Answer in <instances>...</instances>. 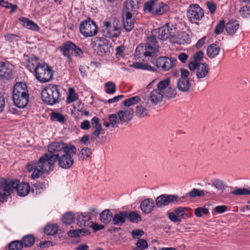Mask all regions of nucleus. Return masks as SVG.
<instances>
[{
  "mask_svg": "<svg viewBox=\"0 0 250 250\" xmlns=\"http://www.w3.org/2000/svg\"><path fill=\"white\" fill-rule=\"evenodd\" d=\"M121 33V29L118 26L113 25L109 28L104 29V36L110 39L117 38Z\"/></svg>",
  "mask_w": 250,
  "mask_h": 250,
  "instance_id": "nucleus-23",
  "label": "nucleus"
},
{
  "mask_svg": "<svg viewBox=\"0 0 250 250\" xmlns=\"http://www.w3.org/2000/svg\"><path fill=\"white\" fill-rule=\"evenodd\" d=\"M132 67L135 68L147 70L149 71H154L155 69L151 65L147 63H144L143 62H136L132 64Z\"/></svg>",
  "mask_w": 250,
  "mask_h": 250,
  "instance_id": "nucleus-40",
  "label": "nucleus"
},
{
  "mask_svg": "<svg viewBox=\"0 0 250 250\" xmlns=\"http://www.w3.org/2000/svg\"><path fill=\"white\" fill-rule=\"evenodd\" d=\"M186 196L179 197L175 194H161L158 196L155 200L156 206L161 208L168 206L169 204H179L182 203Z\"/></svg>",
  "mask_w": 250,
  "mask_h": 250,
  "instance_id": "nucleus-6",
  "label": "nucleus"
},
{
  "mask_svg": "<svg viewBox=\"0 0 250 250\" xmlns=\"http://www.w3.org/2000/svg\"><path fill=\"white\" fill-rule=\"evenodd\" d=\"M225 21L224 20H221V21H219V22L217 24V25L215 27L214 33L216 35L221 34L223 32L224 29H225Z\"/></svg>",
  "mask_w": 250,
  "mask_h": 250,
  "instance_id": "nucleus-42",
  "label": "nucleus"
},
{
  "mask_svg": "<svg viewBox=\"0 0 250 250\" xmlns=\"http://www.w3.org/2000/svg\"><path fill=\"white\" fill-rule=\"evenodd\" d=\"M155 207L154 202L151 198H147L144 200L140 205V208L142 211L146 214L151 213L154 210Z\"/></svg>",
  "mask_w": 250,
  "mask_h": 250,
  "instance_id": "nucleus-22",
  "label": "nucleus"
},
{
  "mask_svg": "<svg viewBox=\"0 0 250 250\" xmlns=\"http://www.w3.org/2000/svg\"><path fill=\"white\" fill-rule=\"evenodd\" d=\"M194 213L196 217H201L202 216V213L207 215L209 213L208 209L205 208H198L195 209Z\"/></svg>",
  "mask_w": 250,
  "mask_h": 250,
  "instance_id": "nucleus-56",
  "label": "nucleus"
},
{
  "mask_svg": "<svg viewBox=\"0 0 250 250\" xmlns=\"http://www.w3.org/2000/svg\"><path fill=\"white\" fill-rule=\"evenodd\" d=\"M45 188V186L44 184L39 182L33 184L31 188V191L33 193L37 194L40 193Z\"/></svg>",
  "mask_w": 250,
  "mask_h": 250,
  "instance_id": "nucleus-41",
  "label": "nucleus"
},
{
  "mask_svg": "<svg viewBox=\"0 0 250 250\" xmlns=\"http://www.w3.org/2000/svg\"><path fill=\"white\" fill-rule=\"evenodd\" d=\"M212 185L218 190H223L225 188L226 186L224 182L219 179H214L212 182Z\"/></svg>",
  "mask_w": 250,
  "mask_h": 250,
  "instance_id": "nucleus-52",
  "label": "nucleus"
},
{
  "mask_svg": "<svg viewBox=\"0 0 250 250\" xmlns=\"http://www.w3.org/2000/svg\"><path fill=\"white\" fill-rule=\"evenodd\" d=\"M19 20L21 24L27 29L36 31L40 29L39 26L36 23L26 18L21 17Z\"/></svg>",
  "mask_w": 250,
  "mask_h": 250,
  "instance_id": "nucleus-26",
  "label": "nucleus"
},
{
  "mask_svg": "<svg viewBox=\"0 0 250 250\" xmlns=\"http://www.w3.org/2000/svg\"><path fill=\"white\" fill-rule=\"evenodd\" d=\"M163 97V93L157 89H154L149 96L151 103L155 105L162 101Z\"/></svg>",
  "mask_w": 250,
  "mask_h": 250,
  "instance_id": "nucleus-29",
  "label": "nucleus"
},
{
  "mask_svg": "<svg viewBox=\"0 0 250 250\" xmlns=\"http://www.w3.org/2000/svg\"><path fill=\"white\" fill-rule=\"evenodd\" d=\"M20 241L23 248H29L34 245L35 242V237L32 234H28L23 236Z\"/></svg>",
  "mask_w": 250,
  "mask_h": 250,
  "instance_id": "nucleus-32",
  "label": "nucleus"
},
{
  "mask_svg": "<svg viewBox=\"0 0 250 250\" xmlns=\"http://www.w3.org/2000/svg\"><path fill=\"white\" fill-rule=\"evenodd\" d=\"M19 183V181L18 180H7L4 179V183H3V191L9 196L14 190L17 191Z\"/></svg>",
  "mask_w": 250,
  "mask_h": 250,
  "instance_id": "nucleus-20",
  "label": "nucleus"
},
{
  "mask_svg": "<svg viewBox=\"0 0 250 250\" xmlns=\"http://www.w3.org/2000/svg\"><path fill=\"white\" fill-rule=\"evenodd\" d=\"M207 194H211L212 192L207 190H200L197 188H193L190 192H188L187 195L186 196V197L188 195L190 198H195L196 197H203Z\"/></svg>",
  "mask_w": 250,
  "mask_h": 250,
  "instance_id": "nucleus-35",
  "label": "nucleus"
},
{
  "mask_svg": "<svg viewBox=\"0 0 250 250\" xmlns=\"http://www.w3.org/2000/svg\"><path fill=\"white\" fill-rule=\"evenodd\" d=\"M220 47L215 43H212L208 46L207 49L208 56L210 58H215L219 53Z\"/></svg>",
  "mask_w": 250,
  "mask_h": 250,
  "instance_id": "nucleus-30",
  "label": "nucleus"
},
{
  "mask_svg": "<svg viewBox=\"0 0 250 250\" xmlns=\"http://www.w3.org/2000/svg\"><path fill=\"white\" fill-rule=\"evenodd\" d=\"M156 30H152L151 35L147 36L146 43L139 45L135 50L136 55L143 54L146 57L153 58L159 49V45L156 39Z\"/></svg>",
  "mask_w": 250,
  "mask_h": 250,
  "instance_id": "nucleus-2",
  "label": "nucleus"
},
{
  "mask_svg": "<svg viewBox=\"0 0 250 250\" xmlns=\"http://www.w3.org/2000/svg\"><path fill=\"white\" fill-rule=\"evenodd\" d=\"M41 96L43 102L47 104L59 103L61 97L59 86L54 84H48L42 90Z\"/></svg>",
  "mask_w": 250,
  "mask_h": 250,
  "instance_id": "nucleus-4",
  "label": "nucleus"
},
{
  "mask_svg": "<svg viewBox=\"0 0 250 250\" xmlns=\"http://www.w3.org/2000/svg\"><path fill=\"white\" fill-rule=\"evenodd\" d=\"M149 110L141 105L136 107L135 115L140 118H143L148 116Z\"/></svg>",
  "mask_w": 250,
  "mask_h": 250,
  "instance_id": "nucleus-37",
  "label": "nucleus"
},
{
  "mask_svg": "<svg viewBox=\"0 0 250 250\" xmlns=\"http://www.w3.org/2000/svg\"><path fill=\"white\" fill-rule=\"evenodd\" d=\"M136 250H144L147 249L148 245L145 239H139L136 242Z\"/></svg>",
  "mask_w": 250,
  "mask_h": 250,
  "instance_id": "nucleus-49",
  "label": "nucleus"
},
{
  "mask_svg": "<svg viewBox=\"0 0 250 250\" xmlns=\"http://www.w3.org/2000/svg\"><path fill=\"white\" fill-rule=\"evenodd\" d=\"M75 216L74 214L71 212L65 213L62 218L63 223L66 225H69L74 222Z\"/></svg>",
  "mask_w": 250,
  "mask_h": 250,
  "instance_id": "nucleus-39",
  "label": "nucleus"
},
{
  "mask_svg": "<svg viewBox=\"0 0 250 250\" xmlns=\"http://www.w3.org/2000/svg\"><path fill=\"white\" fill-rule=\"evenodd\" d=\"M168 8L166 4L158 0H150L145 3L144 10L152 14L161 15L167 12Z\"/></svg>",
  "mask_w": 250,
  "mask_h": 250,
  "instance_id": "nucleus-8",
  "label": "nucleus"
},
{
  "mask_svg": "<svg viewBox=\"0 0 250 250\" xmlns=\"http://www.w3.org/2000/svg\"><path fill=\"white\" fill-rule=\"evenodd\" d=\"M96 42H98V43H95V45L97 44V54L100 56H104L106 54H109L110 53L111 45L109 43V41L103 38L97 37L95 38ZM95 41L92 42L91 44L93 45Z\"/></svg>",
  "mask_w": 250,
  "mask_h": 250,
  "instance_id": "nucleus-14",
  "label": "nucleus"
},
{
  "mask_svg": "<svg viewBox=\"0 0 250 250\" xmlns=\"http://www.w3.org/2000/svg\"><path fill=\"white\" fill-rule=\"evenodd\" d=\"M239 28V24L236 20H231L226 24L225 30L230 35H234Z\"/></svg>",
  "mask_w": 250,
  "mask_h": 250,
  "instance_id": "nucleus-24",
  "label": "nucleus"
},
{
  "mask_svg": "<svg viewBox=\"0 0 250 250\" xmlns=\"http://www.w3.org/2000/svg\"><path fill=\"white\" fill-rule=\"evenodd\" d=\"M187 210H188V208L180 207L176 208L174 212L178 216H180L183 219H187L189 217V216L185 212Z\"/></svg>",
  "mask_w": 250,
  "mask_h": 250,
  "instance_id": "nucleus-48",
  "label": "nucleus"
},
{
  "mask_svg": "<svg viewBox=\"0 0 250 250\" xmlns=\"http://www.w3.org/2000/svg\"><path fill=\"white\" fill-rule=\"evenodd\" d=\"M90 127V122L87 120H84L80 125V127L83 130H88Z\"/></svg>",
  "mask_w": 250,
  "mask_h": 250,
  "instance_id": "nucleus-64",
  "label": "nucleus"
},
{
  "mask_svg": "<svg viewBox=\"0 0 250 250\" xmlns=\"http://www.w3.org/2000/svg\"><path fill=\"white\" fill-rule=\"evenodd\" d=\"M181 77L177 82V88L182 92H188L191 86V83L188 79L189 72L186 69L181 68Z\"/></svg>",
  "mask_w": 250,
  "mask_h": 250,
  "instance_id": "nucleus-15",
  "label": "nucleus"
},
{
  "mask_svg": "<svg viewBox=\"0 0 250 250\" xmlns=\"http://www.w3.org/2000/svg\"><path fill=\"white\" fill-rule=\"evenodd\" d=\"M133 114L134 111L131 108L125 110H119L117 113L119 120L121 123H128L132 119Z\"/></svg>",
  "mask_w": 250,
  "mask_h": 250,
  "instance_id": "nucleus-19",
  "label": "nucleus"
},
{
  "mask_svg": "<svg viewBox=\"0 0 250 250\" xmlns=\"http://www.w3.org/2000/svg\"><path fill=\"white\" fill-rule=\"evenodd\" d=\"M131 234L134 238H137L138 237L143 235L144 231L139 229H134L132 231Z\"/></svg>",
  "mask_w": 250,
  "mask_h": 250,
  "instance_id": "nucleus-63",
  "label": "nucleus"
},
{
  "mask_svg": "<svg viewBox=\"0 0 250 250\" xmlns=\"http://www.w3.org/2000/svg\"><path fill=\"white\" fill-rule=\"evenodd\" d=\"M153 30H156L157 38L160 40L165 41L169 38H173L175 36V29L170 27L168 23Z\"/></svg>",
  "mask_w": 250,
  "mask_h": 250,
  "instance_id": "nucleus-16",
  "label": "nucleus"
},
{
  "mask_svg": "<svg viewBox=\"0 0 250 250\" xmlns=\"http://www.w3.org/2000/svg\"><path fill=\"white\" fill-rule=\"evenodd\" d=\"M78 98V95L75 93L74 89L73 88H69V94L67 97L66 102L67 103L70 104L73 103Z\"/></svg>",
  "mask_w": 250,
  "mask_h": 250,
  "instance_id": "nucleus-45",
  "label": "nucleus"
},
{
  "mask_svg": "<svg viewBox=\"0 0 250 250\" xmlns=\"http://www.w3.org/2000/svg\"><path fill=\"white\" fill-rule=\"evenodd\" d=\"M23 248L20 240H14L8 244V250H21Z\"/></svg>",
  "mask_w": 250,
  "mask_h": 250,
  "instance_id": "nucleus-43",
  "label": "nucleus"
},
{
  "mask_svg": "<svg viewBox=\"0 0 250 250\" xmlns=\"http://www.w3.org/2000/svg\"><path fill=\"white\" fill-rule=\"evenodd\" d=\"M169 78H166L158 83L157 89L162 92V90L166 89L169 85Z\"/></svg>",
  "mask_w": 250,
  "mask_h": 250,
  "instance_id": "nucleus-54",
  "label": "nucleus"
},
{
  "mask_svg": "<svg viewBox=\"0 0 250 250\" xmlns=\"http://www.w3.org/2000/svg\"><path fill=\"white\" fill-rule=\"evenodd\" d=\"M100 219L103 223L108 224L111 221H112V212L108 209L103 210L100 214Z\"/></svg>",
  "mask_w": 250,
  "mask_h": 250,
  "instance_id": "nucleus-34",
  "label": "nucleus"
},
{
  "mask_svg": "<svg viewBox=\"0 0 250 250\" xmlns=\"http://www.w3.org/2000/svg\"><path fill=\"white\" fill-rule=\"evenodd\" d=\"M67 235L71 237H80L81 230L80 229L70 230L67 232Z\"/></svg>",
  "mask_w": 250,
  "mask_h": 250,
  "instance_id": "nucleus-60",
  "label": "nucleus"
},
{
  "mask_svg": "<svg viewBox=\"0 0 250 250\" xmlns=\"http://www.w3.org/2000/svg\"><path fill=\"white\" fill-rule=\"evenodd\" d=\"M51 120L53 121H57L62 123L64 122V117L63 115L58 113L53 112L51 114Z\"/></svg>",
  "mask_w": 250,
  "mask_h": 250,
  "instance_id": "nucleus-53",
  "label": "nucleus"
},
{
  "mask_svg": "<svg viewBox=\"0 0 250 250\" xmlns=\"http://www.w3.org/2000/svg\"><path fill=\"white\" fill-rule=\"evenodd\" d=\"M79 29L81 33L85 37L94 36L98 32L96 23L90 19L82 22Z\"/></svg>",
  "mask_w": 250,
  "mask_h": 250,
  "instance_id": "nucleus-13",
  "label": "nucleus"
},
{
  "mask_svg": "<svg viewBox=\"0 0 250 250\" xmlns=\"http://www.w3.org/2000/svg\"><path fill=\"white\" fill-rule=\"evenodd\" d=\"M27 68L30 72L34 71L36 79L40 82L46 83L50 81L53 77V70L47 63H38L36 67L31 66L30 63Z\"/></svg>",
  "mask_w": 250,
  "mask_h": 250,
  "instance_id": "nucleus-5",
  "label": "nucleus"
},
{
  "mask_svg": "<svg viewBox=\"0 0 250 250\" xmlns=\"http://www.w3.org/2000/svg\"><path fill=\"white\" fill-rule=\"evenodd\" d=\"M201 63L195 62L194 61H191L188 63V67L191 71H194L195 69L198 68L200 66Z\"/></svg>",
  "mask_w": 250,
  "mask_h": 250,
  "instance_id": "nucleus-62",
  "label": "nucleus"
},
{
  "mask_svg": "<svg viewBox=\"0 0 250 250\" xmlns=\"http://www.w3.org/2000/svg\"><path fill=\"white\" fill-rule=\"evenodd\" d=\"M235 195H250V190L247 188H237L230 192Z\"/></svg>",
  "mask_w": 250,
  "mask_h": 250,
  "instance_id": "nucleus-51",
  "label": "nucleus"
},
{
  "mask_svg": "<svg viewBox=\"0 0 250 250\" xmlns=\"http://www.w3.org/2000/svg\"><path fill=\"white\" fill-rule=\"evenodd\" d=\"M239 12L243 18H248L250 15V6H248V5L243 6L240 8Z\"/></svg>",
  "mask_w": 250,
  "mask_h": 250,
  "instance_id": "nucleus-55",
  "label": "nucleus"
},
{
  "mask_svg": "<svg viewBox=\"0 0 250 250\" xmlns=\"http://www.w3.org/2000/svg\"><path fill=\"white\" fill-rule=\"evenodd\" d=\"M126 219L128 218L131 223H137L142 220L141 215L136 211H126Z\"/></svg>",
  "mask_w": 250,
  "mask_h": 250,
  "instance_id": "nucleus-36",
  "label": "nucleus"
},
{
  "mask_svg": "<svg viewBox=\"0 0 250 250\" xmlns=\"http://www.w3.org/2000/svg\"><path fill=\"white\" fill-rule=\"evenodd\" d=\"M187 16L190 22L198 24L197 21L204 17V11L198 4H191L187 9Z\"/></svg>",
  "mask_w": 250,
  "mask_h": 250,
  "instance_id": "nucleus-11",
  "label": "nucleus"
},
{
  "mask_svg": "<svg viewBox=\"0 0 250 250\" xmlns=\"http://www.w3.org/2000/svg\"><path fill=\"white\" fill-rule=\"evenodd\" d=\"M69 145L62 142H53L48 146V155L57 161L58 158L68 149Z\"/></svg>",
  "mask_w": 250,
  "mask_h": 250,
  "instance_id": "nucleus-10",
  "label": "nucleus"
},
{
  "mask_svg": "<svg viewBox=\"0 0 250 250\" xmlns=\"http://www.w3.org/2000/svg\"><path fill=\"white\" fill-rule=\"evenodd\" d=\"M108 119L112 127L114 128L118 127V124L120 123V121L116 114H110L108 116Z\"/></svg>",
  "mask_w": 250,
  "mask_h": 250,
  "instance_id": "nucleus-50",
  "label": "nucleus"
},
{
  "mask_svg": "<svg viewBox=\"0 0 250 250\" xmlns=\"http://www.w3.org/2000/svg\"><path fill=\"white\" fill-rule=\"evenodd\" d=\"M30 187L29 184L27 183H22L18 184L17 188L18 195L20 196H25L30 191Z\"/></svg>",
  "mask_w": 250,
  "mask_h": 250,
  "instance_id": "nucleus-31",
  "label": "nucleus"
},
{
  "mask_svg": "<svg viewBox=\"0 0 250 250\" xmlns=\"http://www.w3.org/2000/svg\"><path fill=\"white\" fill-rule=\"evenodd\" d=\"M4 37L5 40L9 42L17 41L20 38L19 36L17 35L13 34H7Z\"/></svg>",
  "mask_w": 250,
  "mask_h": 250,
  "instance_id": "nucleus-58",
  "label": "nucleus"
},
{
  "mask_svg": "<svg viewBox=\"0 0 250 250\" xmlns=\"http://www.w3.org/2000/svg\"><path fill=\"white\" fill-rule=\"evenodd\" d=\"M209 72V67L208 64L204 62L201 63L196 71V76L198 79L206 77Z\"/></svg>",
  "mask_w": 250,
  "mask_h": 250,
  "instance_id": "nucleus-33",
  "label": "nucleus"
},
{
  "mask_svg": "<svg viewBox=\"0 0 250 250\" xmlns=\"http://www.w3.org/2000/svg\"><path fill=\"white\" fill-rule=\"evenodd\" d=\"M139 0H127L125 2L124 12H129L131 13L138 9Z\"/></svg>",
  "mask_w": 250,
  "mask_h": 250,
  "instance_id": "nucleus-28",
  "label": "nucleus"
},
{
  "mask_svg": "<svg viewBox=\"0 0 250 250\" xmlns=\"http://www.w3.org/2000/svg\"><path fill=\"white\" fill-rule=\"evenodd\" d=\"M13 72L8 64L0 62V78L2 80H8L12 76Z\"/></svg>",
  "mask_w": 250,
  "mask_h": 250,
  "instance_id": "nucleus-18",
  "label": "nucleus"
},
{
  "mask_svg": "<svg viewBox=\"0 0 250 250\" xmlns=\"http://www.w3.org/2000/svg\"><path fill=\"white\" fill-rule=\"evenodd\" d=\"M105 92L108 94H114L116 92V88L115 84L112 82H108L104 84Z\"/></svg>",
  "mask_w": 250,
  "mask_h": 250,
  "instance_id": "nucleus-46",
  "label": "nucleus"
},
{
  "mask_svg": "<svg viewBox=\"0 0 250 250\" xmlns=\"http://www.w3.org/2000/svg\"><path fill=\"white\" fill-rule=\"evenodd\" d=\"M126 219V211H119L113 216L112 223L116 226H121Z\"/></svg>",
  "mask_w": 250,
  "mask_h": 250,
  "instance_id": "nucleus-25",
  "label": "nucleus"
},
{
  "mask_svg": "<svg viewBox=\"0 0 250 250\" xmlns=\"http://www.w3.org/2000/svg\"><path fill=\"white\" fill-rule=\"evenodd\" d=\"M141 100L139 97L136 96L125 100L123 104L125 106L129 107L138 103Z\"/></svg>",
  "mask_w": 250,
  "mask_h": 250,
  "instance_id": "nucleus-44",
  "label": "nucleus"
},
{
  "mask_svg": "<svg viewBox=\"0 0 250 250\" xmlns=\"http://www.w3.org/2000/svg\"><path fill=\"white\" fill-rule=\"evenodd\" d=\"M57 162L47 153L41 156L38 161H33L26 165L28 171L33 173L31 176L33 179L39 178L43 173L52 171L55 163Z\"/></svg>",
  "mask_w": 250,
  "mask_h": 250,
  "instance_id": "nucleus-1",
  "label": "nucleus"
},
{
  "mask_svg": "<svg viewBox=\"0 0 250 250\" xmlns=\"http://www.w3.org/2000/svg\"><path fill=\"white\" fill-rule=\"evenodd\" d=\"M123 26L127 32L130 31L134 27V21L132 15L129 12H123Z\"/></svg>",
  "mask_w": 250,
  "mask_h": 250,
  "instance_id": "nucleus-21",
  "label": "nucleus"
},
{
  "mask_svg": "<svg viewBox=\"0 0 250 250\" xmlns=\"http://www.w3.org/2000/svg\"><path fill=\"white\" fill-rule=\"evenodd\" d=\"M76 151L77 149L74 146L69 145L68 149L58 158L57 161L59 166L64 169L71 167L74 164L73 157L76 154Z\"/></svg>",
  "mask_w": 250,
  "mask_h": 250,
  "instance_id": "nucleus-7",
  "label": "nucleus"
},
{
  "mask_svg": "<svg viewBox=\"0 0 250 250\" xmlns=\"http://www.w3.org/2000/svg\"><path fill=\"white\" fill-rule=\"evenodd\" d=\"M60 51L63 55L66 57L69 61L71 60V55L74 54L76 56L82 57L83 55L82 50L71 42H67L63 43L59 47Z\"/></svg>",
  "mask_w": 250,
  "mask_h": 250,
  "instance_id": "nucleus-9",
  "label": "nucleus"
},
{
  "mask_svg": "<svg viewBox=\"0 0 250 250\" xmlns=\"http://www.w3.org/2000/svg\"><path fill=\"white\" fill-rule=\"evenodd\" d=\"M167 216L169 219L174 222L180 223L181 222V219L179 218L177 214L174 212H170L168 213Z\"/></svg>",
  "mask_w": 250,
  "mask_h": 250,
  "instance_id": "nucleus-57",
  "label": "nucleus"
},
{
  "mask_svg": "<svg viewBox=\"0 0 250 250\" xmlns=\"http://www.w3.org/2000/svg\"><path fill=\"white\" fill-rule=\"evenodd\" d=\"M176 91L175 88L169 87L166 91V96L168 98H172L176 96Z\"/></svg>",
  "mask_w": 250,
  "mask_h": 250,
  "instance_id": "nucleus-59",
  "label": "nucleus"
},
{
  "mask_svg": "<svg viewBox=\"0 0 250 250\" xmlns=\"http://www.w3.org/2000/svg\"><path fill=\"white\" fill-rule=\"evenodd\" d=\"M204 53L202 51H199L196 53L193 56L194 61L201 63L200 62L203 58Z\"/></svg>",
  "mask_w": 250,
  "mask_h": 250,
  "instance_id": "nucleus-61",
  "label": "nucleus"
},
{
  "mask_svg": "<svg viewBox=\"0 0 250 250\" xmlns=\"http://www.w3.org/2000/svg\"><path fill=\"white\" fill-rule=\"evenodd\" d=\"M91 217L88 213H81L77 217V225L80 227L88 226L90 223Z\"/></svg>",
  "mask_w": 250,
  "mask_h": 250,
  "instance_id": "nucleus-27",
  "label": "nucleus"
},
{
  "mask_svg": "<svg viewBox=\"0 0 250 250\" xmlns=\"http://www.w3.org/2000/svg\"><path fill=\"white\" fill-rule=\"evenodd\" d=\"M58 226L56 224L47 225L44 229V232L47 235H54L58 231Z\"/></svg>",
  "mask_w": 250,
  "mask_h": 250,
  "instance_id": "nucleus-38",
  "label": "nucleus"
},
{
  "mask_svg": "<svg viewBox=\"0 0 250 250\" xmlns=\"http://www.w3.org/2000/svg\"><path fill=\"white\" fill-rule=\"evenodd\" d=\"M151 62L160 70L167 71L173 68L176 65L177 61L174 58L161 56L156 60L154 59L151 60Z\"/></svg>",
  "mask_w": 250,
  "mask_h": 250,
  "instance_id": "nucleus-12",
  "label": "nucleus"
},
{
  "mask_svg": "<svg viewBox=\"0 0 250 250\" xmlns=\"http://www.w3.org/2000/svg\"><path fill=\"white\" fill-rule=\"evenodd\" d=\"M100 121V119L95 116L91 120L92 126L95 129L92 133L91 137V140H94L95 139L99 138L100 134L102 133L104 131Z\"/></svg>",
  "mask_w": 250,
  "mask_h": 250,
  "instance_id": "nucleus-17",
  "label": "nucleus"
},
{
  "mask_svg": "<svg viewBox=\"0 0 250 250\" xmlns=\"http://www.w3.org/2000/svg\"><path fill=\"white\" fill-rule=\"evenodd\" d=\"M91 151L88 147H85L83 148L79 154V159L83 161L85 159V157L89 158L91 154Z\"/></svg>",
  "mask_w": 250,
  "mask_h": 250,
  "instance_id": "nucleus-47",
  "label": "nucleus"
},
{
  "mask_svg": "<svg viewBox=\"0 0 250 250\" xmlns=\"http://www.w3.org/2000/svg\"><path fill=\"white\" fill-rule=\"evenodd\" d=\"M13 101L15 106L20 108L25 107L29 101V94L25 83H15L13 90Z\"/></svg>",
  "mask_w": 250,
  "mask_h": 250,
  "instance_id": "nucleus-3",
  "label": "nucleus"
}]
</instances>
